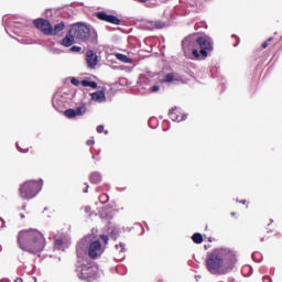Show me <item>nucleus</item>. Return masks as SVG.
<instances>
[{
	"label": "nucleus",
	"instance_id": "obj_16",
	"mask_svg": "<svg viewBox=\"0 0 282 282\" xmlns=\"http://www.w3.org/2000/svg\"><path fill=\"white\" fill-rule=\"evenodd\" d=\"M175 80H180V78L175 76V73H169L163 77L161 83H173Z\"/></svg>",
	"mask_w": 282,
	"mask_h": 282
},
{
	"label": "nucleus",
	"instance_id": "obj_26",
	"mask_svg": "<svg viewBox=\"0 0 282 282\" xmlns=\"http://www.w3.org/2000/svg\"><path fill=\"white\" fill-rule=\"evenodd\" d=\"M63 243H65V241H63V239H55V241H54V246L57 247L58 249H61L63 247Z\"/></svg>",
	"mask_w": 282,
	"mask_h": 282
},
{
	"label": "nucleus",
	"instance_id": "obj_41",
	"mask_svg": "<svg viewBox=\"0 0 282 282\" xmlns=\"http://www.w3.org/2000/svg\"><path fill=\"white\" fill-rule=\"evenodd\" d=\"M93 159L96 160V155H93Z\"/></svg>",
	"mask_w": 282,
	"mask_h": 282
},
{
	"label": "nucleus",
	"instance_id": "obj_18",
	"mask_svg": "<svg viewBox=\"0 0 282 282\" xmlns=\"http://www.w3.org/2000/svg\"><path fill=\"white\" fill-rule=\"evenodd\" d=\"M80 85L83 87H91V89H98V83L96 82H89L87 79H84L80 82Z\"/></svg>",
	"mask_w": 282,
	"mask_h": 282
},
{
	"label": "nucleus",
	"instance_id": "obj_2",
	"mask_svg": "<svg viewBox=\"0 0 282 282\" xmlns=\"http://www.w3.org/2000/svg\"><path fill=\"white\" fill-rule=\"evenodd\" d=\"M230 254L226 249H214L207 253L206 268L210 274H228L232 267H226Z\"/></svg>",
	"mask_w": 282,
	"mask_h": 282
},
{
	"label": "nucleus",
	"instance_id": "obj_22",
	"mask_svg": "<svg viewBox=\"0 0 282 282\" xmlns=\"http://www.w3.org/2000/svg\"><path fill=\"white\" fill-rule=\"evenodd\" d=\"M118 61H121L122 63H129V57L124 54H117Z\"/></svg>",
	"mask_w": 282,
	"mask_h": 282
},
{
	"label": "nucleus",
	"instance_id": "obj_12",
	"mask_svg": "<svg viewBox=\"0 0 282 282\" xmlns=\"http://www.w3.org/2000/svg\"><path fill=\"white\" fill-rule=\"evenodd\" d=\"M75 43L76 37L74 36L72 30H69L65 37L62 40L61 45H63L64 47H72V45H74Z\"/></svg>",
	"mask_w": 282,
	"mask_h": 282
},
{
	"label": "nucleus",
	"instance_id": "obj_14",
	"mask_svg": "<svg viewBox=\"0 0 282 282\" xmlns=\"http://www.w3.org/2000/svg\"><path fill=\"white\" fill-rule=\"evenodd\" d=\"M65 30V22H59L55 24L54 28L51 26V36H56V34H59V32H63Z\"/></svg>",
	"mask_w": 282,
	"mask_h": 282
},
{
	"label": "nucleus",
	"instance_id": "obj_34",
	"mask_svg": "<svg viewBox=\"0 0 282 282\" xmlns=\"http://www.w3.org/2000/svg\"><path fill=\"white\" fill-rule=\"evenodd\" d=\"M14 282H23V279L17 278V279L14 280Z\"/></svg>",
	"mask_w": 282,
	"mask_h": 282
},
{
	"label": "nucleus",
	"instance_id": "obj_38",
	"mask_svg": "<svg viewBox=\"0 0 282 282\" xmlns=\"http://www.w3.org/2000/svg\"><path fill=\"white\" fill-rule=\"evenodd\" d=\"M88 188H89V186L86 187V189L84 191V193H87V192H88Z\"/></svg>",
	"mask_w": 282,
	"mask_h": 282
},
{
	"label": "nucleus",
	"instance_id": "obj_33",
	"mask_svg": "<svg viewBox=\"0 0 282 282\" xmlns=\"http://www.w3.org/2000/svg\"><path fill=\"white\" fill-rule=\"evenodd\" d=\"M263 281L272 282V280L270 279V276H264V278H263Z\"/></svg>",
	"mask_w": 282,
	"mask_h": 282
},
{
	"label": "nucleus",
	"instance_id": "obj_20",
	"mask_svg": "<svg viewBox=\"0 0 282 282\" xmlns=\"http://www.w3.org/2000/svg\"><path fill=\"white\" fill-rule=\"evenodd\" d=\"M86 112H87V107H85V105H82L75 109L76 116H85Z\"/></svg>",
	"mask_w": 282,
	"mask_h": 282
},
{
	"label": "nucleus",
	"instance_id": "obj_36",
	"mask_svg": "<svg viewBox=\"0 0 282 282\" xmlns=\"http://www.w3.org/2000/svg\"><path fill=\"white\" fill-rule=\"evenodd\" d=\"M231 217H237V214L235 212H232Z\"/></svg>",
	"mask_w": 282,
	"mask_h": 282
},
{
	"label": "nucleus",
	"instance_id": "obj_29",
	"mask_svg": "<svg viewBox=\"0 0 282 282\" xmlns=\"http://www.w3.org/2000/svg\"><path fill=\"white\" fill-rule=\"evenodd\" d=\"M100 238H101V240L104 241V243H108V242H109V236H107V235H101Z\"/></svg>",
	"mask_w": 282,
	"mask_h": 282
},
{
	"label": "nucleus",
	"instance_id": "obj_27",
	"mask_svg": "<svg viewBox=\"0 0 282 282\" xmlns=\"http://www.w3.org/2000/svg\"><path fill=\"white\" fill-rule=\"evenodd\" d=\"M150 91H151L152 94H155V93L160 91V86L154 85L153 87L150 88Z\"/></svg>",
	"mask_w": 282,
	"mask_h": 282
},
{
	"label": "nucleus",
	"instance_id": "obj_23",
	"mask_svg": "<svg viewBox=\"0 0 282 282\" xmlns=\"http://www.w3.org/2000/svg\"><path fill=\"white\" fill-rule=\"evenodd\" d=\"M99 202L100 204H107V202H109V195L107 194L99 195Z\"/></svg>",
	"mask_w": 282,
	"mask_h": 282
},
{
	"label": "nucleus",
	"instance_id": "obj_28",
	"mask_svg": "<svg viewBox=\"0 0 282 282\" xmlns=\"http://www.w3.org/2000/svg\"><path fill=\"white\" fill-rule=\"evenodd\" d=\"M70 52H83V47L80 46H72Z\"/></svg>",
	"mask_w": 282,
	"mask_h": 282
},
{
	"label": "nucleus",
	"instance_id": "obj_6",
	"mask_svg": "<svg viewBox=\"0 0 282 282\" xmlns=\"http://www.w3.org/2000/svg\"><path fill=\"white\" fill-rule=\"evenodd\" d=\"M96 274H98V267L95 262H88L87 264L82 265L79 279L83 281H90L91 279H96Z\"/></svg>",
	"mask_w": 282,
	"mask_h": 282
},
{
	"label": "nucleus",
	"instance_id": "obj_9",
	"mask_svg": "<svg viewBox=\"0 0 282 282\" xmlns=\"http://www.w3.org/2000/svg\"><path fill=\"white\" fill-rule=\"evenodd\" d=\"M95 17L98 18L99 21H105L106 23H111L112 25H120V19H118V17L108 14L105 11L96 12Z\"/></svg>",
	"mask_w": 282,
	"mask_h": 282
},
{
	"label": "nucleus",
	"instance_id": "obj_31",
	"mask_svg": "<svg viewBox=\"0 0 282 282\" xmlns=\"http://www.w3.org/2000/svg\"><path fill=\"white\" fill-rule=\"evenodd\" d=\"M72 85H75L76 87H78V85L80 84V80L76 79V78H73L70 80Z\"/></svg>",
	"mask_w": 282,
	"mask_h": 282
},
{
	"label": "nucleus",
	"instance_id": "obj_1",
	"mask_svg": "<svg viewBox=\"0 0 282 282\" xmlns=\"http://www.w3.org/2000/svg\"><path fill=\"white\" fill-rule=\"evenodd\" d=\"M45 236L36 229H23L18 234V246L24 252L39 254L45 250Z\"/></svg>",
	"mask_w": 282,
	"mask_h": 282
},
{
	"label": "nucleus",
	"instance_id": "obj_4",
	"mask_svg": "<svg viewBox=\"0 0 282 282\" xmlns=\"http://www.w3.org/2000/svg\"><path fill=\"white\" fill-rule=\"evenodd\" d=\"M43 188V181H26L24 182L20 188V197L21 199H34L41 193Z\"/></svg>",
	"mask_w": 282,
	"mask_h": 282
},
{
	"label": "nucleus",
	"instance_id": "obj_3",
	"mask_svg": "<svg viewBox=\"0 0 282 282\" xmlns=\"http://www.w3.org/2000/svg\"><path fill=\"white\" fill-rule=\"evenodd\" d=\"M187 45L196 61H199L200 58H208V54L213 52V40L206 35L197 37L194 42L185 39L183 41V48L186 50Z\"/></svg>",
	"mask_w": 282,
	"mask_h": 282
},
{
	"label": "nucleus",
	"instance_id": "obj_30",
	"mask_svg": "<svg viewBox=\"0 0 282 282\" xmlns=\"http://www.w3.org/2000/svg\"><path fill=\"white\" fill-rule=\"evenodd\" d=\"M105 132V126H98L97 127V133H104Z\"/></svg>",
	"mask_w": 282,
	"mask_h": 282
},
{
	"label": "nucleus",
	"instance_id": "obj_13",
	"mask_svg": "<svg viewBox=\"0 0 282 282\" xmlns=\"http://www.w3.org/2000/svg\"><path fill=\"white\" fill-rule=\"evenodd\" d=\"M91 100H95V102H106L107 97L104 90H98L91 94Z\"/></svg>",
	"mask_w": 282,
	"mask_h": 282
},
{
	"label": "nucleus",
	"instance_id": "obj_39",
	"mask_svg": "<svg viewBox=\"0 0 282 282\" xmlns=\"http://www.w3.org/2000/svg\"><path fill=\"white\" fill-rule=\"evenodd\" d=\"M240 204H246V199L241 200Z\"/></svg>",
	"mask_w": 282,
	"mask_h": 282
},
{
	"label": "nucleus",
	"instance_id": "obj_11",
	"mask_svg": "<svg viewBox=\"0 0 282 282\" xmlns=\"http://www.w3.org/2000/svg\"><path fill=\"white\" fill-rule=\"evenodd\" d=\"M86 63L89 69H96V65H98V55L96 54V52L87 51Z\"/></svg>",
	"mask_w": 282,
	"mask_h": 282
},
{
	"label": "nucleus",
	"instance_id": "obj_17",
	"mask_svg": "<svg viewBox=\"0 0 282 282\" xmlns=\"http://www.w3.org/2000/svg\"><path fill=\"white\" fill-rule=\"evenodd\" d=\"M76 252H77L78 259H83L85 254H88L87 249L83 247V242L77 245Z\"/></svg>",
	"mask_w": 282,
	"mask_h": 282
},
{
	"label": "nucleus",
	"instance_id": "obj_25",
	"mask_svg": "<svg viewBox=\"0 0 282 282\" xmlns=\"http://www.w3.org/2000/svg\"><path fill=\"white\" fill-rule=\"evenodd\" d=\"M165 26V24H164V22H162V21H156V22H154V28L156 29V30H162V28H164Z\"/></svg>",
	"mask_w": 282,
	"mask_h": 282
},
{
	"label": "nucleus",
	"instance_id": "obj_24",
	"mask_svg": "<svg viewBox=\"0 0 282 282\" xmlns=\"http://www.w3.org/2000/svg\"><path fill=\"white\" fill-rule=\"evenodd\" d=\"M272 41H274V37H269L267 41H264L262 43V50H265L267 47H269L270 43H272Z\"/></svg>",
	"mask_w": 282,
	"mask_h": 282
},
{
	"label": "nucleus",
	"instance_id": "obj_42",
	"mask_svg": "<svg viewBox=\"0 0 282 282\" xmlns=\"http://www.w3.org/2000/svg\"><path fill=\"white\" fill-rule=\"evenodd\" d=\"M261 241H264V238H261Z\"/></svg>",
	"mask_w": 282,
	"mask_h": 282
},
{
	"label": "nucleus",
	"instance_id": "obj_5",
	"mask_svg": "<svg viewBox=\"0 0 282 282\" xmlns=\"http://www.w3.org/2000/svg\"><path fill=\"white\" fill-rule=\"evenodd\" d=\"M70 32L73 36L77 41H82L83 43H87V41H91V31H89V26L83 22H77L72 25Z\"/></svg>",
	"mask_w": 282,
	"mask_h": 282
},
{
	"label": "nucleus",
	"instance_id": "obj_19",
	"mask_svg": "<svg viewBox=\"0 0 282 282\" xmlns=\"http://www.w3.org/2000/svg\"><path fill=\"white\" fill-rule=\"evenodd\" d=\"M192 240L194 243H204V236H202L199 232H196L192 236Z\"/></svg>",
	"mask_w": 282,
	"mask_h": 282
},
{
	"label": "nucleus",
	"instance_id": "obj_37",
	"mask_svg": "<svg viewBox=\"0 0 282 282\" xmlns=\"http://www.w3.org/2000/svg\"><path fill=\"white\" fill-rule=\"evenodd\" d=\"M119 246H120V248H121V252H122V250H124V248H123L122 243H120Z\"/></svg>",
	"mask_w": 282,
	"mask_h": 282
},
{
	"label": "nucleus",
	"instance_id": "obj_15",
	"mask_svg": "<svg viewBox=\"0 0 282 282\" xmlns=\"http://www.w3.org/2000/svg\"><path fill=\"white\" fill-rule=\"evenodd\" d=\"M89 180L91 184H100L102 182V175L98 172H94L90 174Z\"/></svg>",
	"mask_w": 282,
	"mask_h": 282
},
{
	"label": "nucleus",
	"instance_id": "obj_35",
	"mask_svg": "<svg viewBox=\"0 0 282 282\" xmlns=\"http://www.w3.org/2000/svg\"><path fill=\"white\" fill-rule=\"evenodd\" d=\"M139 1V3H147V1H149V0H138Z\"/></svg>",
	"mask_w": 282,
	"mask_h": 282
},
{
	"label": "nucleus",
	"instance_id": "obj_8",
	"mask_svg": "<svg viewBox=\"0 0 282 282\" xmlns=\"http://www.w3.org/2000/svg\"><path fill=\"white\" fill-rule=\"evenodd\" d=\"M34 26L46 36H52V23L50 21L39 18L33 21Z\"/></svg>",
	"mask_w": 282,
	"mask_h": 282
},
{
	"label": "nucleus",
	"instance_id": "obj_40",
	"mask_svg": "<svg viewBox=\"0 0 282 282\" xmlns=\"http://www.w3.org/2000/svg\"><path fill=\"white\" fill-rule=\"evenodd\" d=\"M0 282H8V280H1Z\"/></svg>",
	"mask_w": 282,
	"mask_h": 282
},
{
	"label": "nucleus",
	"instance_id": "obj_10",
	"mask_svg": "<svg viewBox=\"0 0 282 282\" xmlns=\"http://www.w3.org/2000/svg\"><path fill=\"white\" fill-rule=\"evenodd\" d=\"M169 116L173 122H183V120H186V115L182 112V109L174 107L170 110Z\"/></svg>",
	"mask_w": 282,
	"mask_h": 282
},
{
	"label": "nucleus",
	"instance_id": "obj_21",
	"mask_svg": "<svg viewBox=\"0 0 282 282\" xmlns=\"http://www.w3.org/2000/svg\"><path fill=\"white\" fill-rule=\"evenodd\" d=\"M64 116H66V118H76V110L72 108L66 109Z\"/></svg>",
	"mask_w": 282,
	"mask_h": 282
},
{
	"label": "nucleus",
	"instance_id": "obj_32",
	"mask_svg": "<svg viewBox=\"0 0 282 282\" xmlns=\"http://www.w3.org/2000/svg\"><path fill=\"white\" fill-rule=\"evenodd\" d=\"M86 144H87L88 147H93V144H96V141H94V139H89V140L86 142Z\"/></svg>",
	"mask_w": 282,
	"mask_h": 282
},
{
	"label": "nucleus",
	"instance_id": "obj_7",
	"mask_svg": "<svg viewBox=\"0 0 282 282\" xmlns=\"http://www.w3.org/2000/svg\"><path fill=\"white\" fill-rule=\"evenodd\" d=\"M105 252L102 250V243H100V240H93L88 245V257L90 259H98Z\"/></svg>",
	"mask_w": 282,
	"mask_h": 282
}]
</instances>
